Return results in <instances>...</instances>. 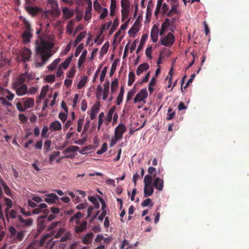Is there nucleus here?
<instances>
[{"mask_svg":"<svg viewBox=\"0 0 249 249\" xmlns=\"http://www.w3.org/2000/svg\"><path fill=\"white\" fill-rule=\"evenodd\" d=\"M93 6L95 10L98 12H101V11L104 8L102 7L100 3L97 0H95L93 1Z\"/></svg>","mask_w":249,"mask_h":249,"instance_id":"c03bdc74","label":"nucleus"},{"mask_svg":"<svg viewBox=\"0 0 249 249\" xmlns=\"http://www.w3.org/2000/svg\"><path fill=\"white\" fill-rule=\"evenodd\" d=\"M18 220L21 223V225L26 228L31 226L33 224V219L30 218L24 219L21 215H18Z\"/></svg>","mask_w":249,"mask_h":249,"instance_id":"9b49d317","label":"nucleus"},{"mask_svg":"<svg viewBox=\"0 0 249 249\" xmlns=\"http://www.w3.org/2000/svg\"><path fill=\"white\" fill-rule=\"evenodd\" d=\"M139 25L136 24V22L134 23V24L130 28V29L128 31V34L129 35H135L139 31Z\"/></svg>","mask_w":249,"mask_h":249,"instance_id":"473e14b6","label":"nucleus"},{"mask_svg":"<svg viewBox=\"0 0 249 249\" xmlns=\"http://www.w3.org/2000/svg\"><path fill=\"white\" fill-rule=\"evenodd\" d=\"M16 217L18 218V212L14 209H12L10 211L9 213L8 214V218H6L7 221H10V219H15Z\"/></svg>","mask_w":249,"mask_h":249,"instance_id":"cd10ccee","label":"nucleus"},{"mask_svg":"<svg viewBox=\"0 0 249 249\" xmlns=\"http://www.w3.org/2000/svg\"><path fill=\"white\" fill-rule=\"evenodd\" d=\"M49 90L48 86H45L42 88L40 94L39 95V98L40 99L43 98L45 97L47 92Z\"/></svg>","mask_w":249,"mask_h":249,"instance_id":"37998d69","label":"nucleus"},{"mask_svg":"<svg viewBox=\"0 0 249 249\" xmlns=\"http://www.w3.org/2000/svg\"><path fill=\"white\" fill-rule=\"evenodd\" d=\"M107 67H105L102 71L100 77V80L101 82H103L105 79V77L106 76L107 73Z\"/></svg>","mask_w":249,"mask_h":249,"instance_id":"69168bd1","label":"nucleus"},{"mask_svg":"<svg viewBox=\"0 0 249 249\" xmlns=\"http://www.w3.org/2000/svg\"><path fill=\"white\" fill-rule=\"evenodd\" d=\"M136 93V90L135 87L131 90H130L127 94L126 101L129 102L130 101L132 97Z\"/></svg>","mask_w":249,"mask_h":249,"instance_id":"de8ad7c7","label":"nucleus"},{"mask_svg":"<svg viewBox=\"0 0 249 249\" xmlns=\"http://www.w3.org/2000/svg\"><path fill=\"white\" fill-rule=\"evenodd\" d=\"M32 52L31 50L27 47H24L19 51V55L17 57V60L18 62H23L25 63L30 60Z\"/></svg>","mask_w":249,"mask_h":249,"instance_id":"7ed1b4c3","label":"nucleus"},{"mask_svg":"<svg viewBox=\"0 0 249 249\" xmlns=\"http://www.w3.org/2000/svg\"><path fill=\"white\" fill-rule=\"evenodd\" d=\"M163 180L160 178H156L154 180L153 186L159 191H161L163 188Z\"/></svg>","mask_w":249,"mask_h":249,"instance_id":"f8f14e48","label":"nucleus"},{"mask_svg":"<svg viewBox=\"0 0 249 249\" xmlns=\"http://www.w3.org/2000/svg\"><path fill=\"white\" fill-rule=\"evenodd\" d=\"M135 80V74L133 71H130L128 74V85L131 86Z\"/></svg>","mask_w":249,"mask_h":249,"instance_id":"e433bc0d","label":"nucleus"},{"mask_svg":"<svg viewBox=\"0 0 249 249\" xmlns=\"http://www.w3.org/2000/svg\"><path fill=\"white\" fill-rule=\"evenodd\" d=\"M83 122H84V118H80L78 120L77 130L79 132H80L82 130Z\"/></svg>","mask_w":249,"mask_h":249,"instance_id":"6e6d98bb","label":"nucleus"},{"mask_svg":"<svg viewBox=\"0 0 249 249\" xmlns=\"http://www.w3.org/2000/svg\"><path fill=\"white\" fill-rule=\"evenodd\" d=\"M118 81L117 79H115L111 82V90L112 93H113L116 91V88L118 87Z\"/></svg>","mask_w":249,"mask_h":249,"instance_id":"09e8293b","label":"nucleus"},{"mask_svg":"<svg viewBox=\"0 0 249 249\" xmlns=\"http://www.w3.org/2000/svg\"><path fill=\"white\" fill-rule=\"evenodd\" d=\"M71 238V234L70 232L68 231L65 233L60 239L61 242H66L70 240Z\"/></svg>","mask_w":249,"mask_h":249,"instance_id":"79ce46f5","label":"nucleus"},{"mask_svg":"<svg viewBox=\"0 0 249 249\" xmlns=\"http://www.w3.org/2000/svg\"><path fill=\"white\" fill-rule=\"evenodd\" d=\"M152 177L150 175H146L144 178V184L145 186L152 185Z\"/></svg>","mask_w":249,"mask_h":249,"instance_id":"ea45409f","label":"nucleus"},{"mask_svg":"<svg viewBox=\"0 0 249 249\" xmlns=\"http://www.w3.org/2000/svg\"><path fill=\"white\" fill-rule=\"evenodd\" d=\"M126 128L124 124H123L122 123H120L115 129L114 136H115L117 138H119V139H122L123 135L124 133L126 131Z\"/></svg>","mask_w":249,"mask_h":249,"instance_id":"9d476101","label":"nucleus"},{"mask_svg":"<svg viewBox=\"0 0 249 249\" xmlns=\"http://www.w3.org/2000/svg\"><path fill=\"white\" fill-rule=\"evenodd\" d=\"M79 147L77 146H70L67 147L63 152V153H68L69 152H74L79 150Z\"/></svg>","mask_w":249,"mask_h":249,"instance_id":"4c0bfd02","label":"nucleus"},{"mask_svg":"<svg viewBox=\"0 0 249 249\" xmlns=\"http://www.w3.org/2000/svg\"><path fill=\"white\" fill-rule=\"evenodd\" d=\"M72 55L68 57L64 62L62 63L59 67H61V68L67 69L69 66L71 60H72Z\"/></svg>","mask_w":249,"mask_h":249,"instance_id":"c756f323","label":"nucleus"},{"mask_svg":"<svg viewBox=\"0 0 249 249\" xmlns=\"http://www.w3.org/2000/svg\"><path fill=\"white\" fill-rule=\"evenodd\" d=\"M160 41L161 45L166 47H171L175 41V37L172 33H168L166 36L161 37Z\"/></svg>","mask_w":249,"mask_h":249,"instance_id":"39448f33","label":"nucleus"},{"mask_svg":"<svg viewBox=\"0 0 249 249\" xmlns=\"http://www.w3.org/2000/svg\"><path fill=\"white\" fill-rule=\"evenodd\" d=\"M88 7L86 8L85 15L84 16V19L86 21L89 20L91 18V11L92 10V2L90 0H87Z\"/></svg>","mask_w":249,"mask_h":249,"instance_id":"a211bd4d","label":"nucleus"},{"mask_svg":"<svg viewBox=\"0 0 249 249\" xmlns=\"http://www.w3.org/2000/svg\"><path fill=\"white\" fill-rule=\"evenodd\" d=\"M99 111V105L95 104L91 109L90 118L91 120H94L95 118L96 115Z\"/></svg>","mask_w":249,"mask_h":249,"instance_id":"412c9836","label":"nucleus"},{"mask_svg":"<svg viewBox=\"0 0 249 249\" xmlns=\"http://www.w3.org/2000/svg\"><path fill=\"white\" fill-rule=\"evenodd\" d=\"M104 92H103V99L104 100H106L107 98L108 97V94L109 92V82L108 81H107V82H106L104 85Z\"/></svg>","mask_w":249,"mask_h":249,"instance_id":"393cba45","label":"nucleus"},{"mask_svg":"<svg viewBox=\"0 0 249 249\" xmlns=\"http://www.w3.org/2000/svg\"><path fill=\"white\" fill-rule=\"evenodd\" d=\"M60 61L61 59L60 58L55 59L51 64L48 66V69L51 71L54 70L56 67L58 63L60 62Z\"/></svg>","mask_w":249,"mask_h":249,"instance_id":"2f4dec72","label":"nucleus"},{"mask_svg":"<svg viewBox=\"0 0 249 249\" xmlns=\"http://www.w3.org/2000/svg\"><path fill=\"white\" fill-rule=\"evenodd\" d=\"M43 213L45 214V215H43L42 216H41L40 218H46L47 217V221H51L54 219L55 218V216L53 214H50L47 217V214L49 213L50 210L48 209H45L43 211Z\"/></svg>","mask_w":249,"mask_h":249,"instance_id":"a878e982","label":"nucleus"},{"mask_svg":"<svg viewBox=\"0 0 249 249\" xmlns=\"http://www.w3.org/2000/svg\"><path fill=\"white\" fill-rule=\"evenodd\" d=\"M171 25L170 20L169 18L165 19L164 22L162 23L161 28L159 33L160 36L164 35L166 29Z\"/></svg>","mask_w":249,"mask_h":249,"instance_id":"f3484780","label":"nucleus"},{"mask_svg":"<svg viewBox=\"0 0 249 249\" xmlns=\"http://www.w3.org/2000/svg\"><path fill=\"white\" fill-rule=\"evenodd\" d=\"M25 30L22 35V38L24 43H27L30 42V39L32 37L31 33V27L28 22L25 23Z\"/></svg>","mask_w":249,"mask_h":249,"instance_id":"0eeeda50","label":"nucleus"},{"mask_svg":"<svg viewBox=\"0 0 249 249\" xmlns=\"http://www.w3.org/2000/svg\"><path fill=\"white\" fill-rule=\"evenodd\" d=\"M148 96V93L146 88L143 89L136 95L134 99L135 103H140L142 101L144 103H145L144 100Z\"/></svg>","mask_w":249,"mask_h":249,"instance_id":"1a4fd4ad","label":"nucleus"},{"mask_svg":"<svg viewBox=\"0 0 249 249\" xmlns=\"http://www.w3.org/2000/svg\"><path fill=\"white\" fill-rule=\"evenodd\" d=\"M173 75V68H172L168 73V76H167L166 79H168V85L167 86L168 88H170L171 87L172 84V77Z\"/></svg>","mask_w":249,"mask_h":249,"instance_id":"a18cd8bd","label":"nucleus"},{"mask_svg":"<svg viewBox=\"0 0 249 249\" xmlns=\"http://www.w3.org/2000/svg\"><path fill=\"white\" fill-rule=\"evenodd\" d=\"M34 105V99L33 98H28L24 102V106L26 108H30Z\"/></svg>","mask_w":249,"mask_h":249,"instance_id":"a19ab883","label":"nucleus"},{"mask_svg":"<svg viewBox=\"0 0 249 249\" xmlns=\"http://www.w3.org/2000/svg\"><path fill=\"white\" fill-rule=\"evenodd\" d=\"M154 192L153 186L149 185L144 187V197H146L151 196Z\"/></svg>","mask_w":249,"mask_h":249,"instance_id":"6ab92c4d","label":"nucleus"},{"mask_svg":"<svg viewBox=\"0 0 249 249\" xmlns=\"http://www.w3.org/2000/svg\"><path fill=\"white\" fill-rule=\"evenodd\" d=\"M49 127L46 125L43 126L41 132L42 137L47 138L48 137V136L47 135V133L49 130Z\"/></svg>","mask_w":249,"mask_h":249,"instance_id":"680f3d73","label":"nucleus"},{"mask_svg":"<svg viewBox=\"0 0 249 249\" xmlns=\"http://www.w3.org/2000/svg\"><path fill=\"white\" fill-rule=\"evenodd\" d=\"M158 27L154 25L151 31V37L153 42L156 43L158 39Z\"/></svg>","mask_w":249,"mask_h":249,"instance_id":"dca6fc26","label":"nucleus"},{"mask_svg":"<svg viewBox=\"0 0 249 249\" xmlns=\"http://www.w3.org/2000/svg\"><path fill=\"white\" fill-rule=\"evenodd\" d=\"M121 5L122 9H130L129 0H121Z\"/></svg>","mask_w":249,"mask_h":249,"instance_id":"58836bf2","label":"nucleus"},{"mask_svg":"<svg viewBox=\"0 0 249 249\" xmlns=\"http://www.w3.org/2000/svg\"><path fill=\"white\" fill-rule=\"evenodd\" d=\"M116 109V107L115 106L112 107L108 111L107 116V121L108 122H110L112 119V115Z\"/></svg>","mask_w":249,"mask_h":249,"instance_id":"72a5a7b5","label":"nucleus"},{"mask_svg":"<svg viewBox=\"0 0 249 249\" xmlns=\"http://www.w3.org/2000/svg\"><path fill=\"white\" fill-rule=\"evenodd\" d=\"M130 12V9H122V20L127 18Z\"/></svg>","mask_w":249,"mask_h":249,"instance_id":"49530a36","label":"nucleus"},{"mask_svg":"<svg viewBox=\"0 0 249 249\" xmlns=\"http://www.w3.org/2000/svg\"><path fill=\"white\" fill-rule=\"evenodd\" d=\"M14 87L16 90V94L18 96H22L27 93V86L26 84L22 83L21 85L16 84V80L14 84Z\"/></svg>","mask_w":249,"mask_h":249,"instance_id":"6e6552de","label":"nucleus"},{"mask_svg":"<svg viewBox=\"0 0 249 249\" xmlns=\"http://www.w3.org/2000/svg\"><path fill=\"white\" fill-rule=\"evenodd\" d=\"M38 90V87H31L29 89H27V94H35Z\"/></svg>","mask_w":249,"mask_h":249,"instance_id":"052dcab7","label":"nucleus"},{"mask_svg":"<svg viewBox=\"0 0 249 249\" xmlns=\"http://www.w3.org/2000/svg\"><path fill=\"white\" fill-rule=\"evenodd\" d=\"M67 113L60 112L58 115V117L64 123L67 118Z\"/></svg>","mask_w":249,"mask_h":249,"instance_id":"0e129e2a","label":"nucleus"},{"mask_svg":"<svg viewBox=\"0 0 249 249\" xmlns=\"http://www.w3.org/2000/svg\"><path fill=\"white\" fill-rule=\"evenodd\" d=\"M86 31L80 33L74 41V46H76L86 36Z\"/></svg>","mask_w":249,"mask_h":249,"instance_id":"c85d7f7f","label":"nucleus"},{"mask_svg":"<svg viewBox=\"0 0 249 249\" xmlns=\"http://www.w3.org/2000/svg\"><path fill=\"white\" fill-rule=\"evenodd\" d=\"M88 199L92 203H93L96 209H99L100 207V204L98 199L94 196H90L88 197Z\"/></svg>","mask_w":249,"mask_h":249,"instance_id":"7c9ffc66","label":"nucleus"},{"mask_svg":"<svg viewBox=\"0 0 249 249\" xmlns=\"http://www.w3.org/2000/svg\"><path fill=\"white\" fill-rule=\"evenodd\" d=\"M88 77L86 76H84L81 80L79 81L77 85V89H81L83 87L85 86V84L87 82Z\"/></svg>","mask_w":249,"mask_h":249,"instance_id":"c9c22d12","label":"nucleus"},{"mask_svg":"<svg viewBox=\"0 0 249 249\" xmlns=\"http://www.w3.org/2000/svg\"><path fill=\"white\" fill-rule=\"evenodd\" d=\"M51 141L50 140H46L44 144V148L46 151V152H48L51 150Z\"/></svg>","mask_w":249,"mask_h":249,"instance_id":"864d4df0","label":"nucleus"},{"mask_svg":"<svg viewBox=\"0 0 249 249\" xmlns=\"http://www.w3.org/2000/svg\"><path fill=\"white\" fill-rule=\"evenodd\" d=\"M10 238L13 241L14 243H18L22 241L25 233V230H20L17 231L16 228L13 226L9 228Z\"/></svg>","mask_w":249,"mask_h":249,"instance_id":"f03ea898","label":"nucleus"},{"mask_svg":"<svg viewBox=\"0 0 249 249\" xmlns=\"http://www.w3.org/2000/svg\"><path fill=\"white\" fill-rule=\"evenodd\" d=\"M118 24H119V23H118V18L115 19V20H114V22H113V24L112 26V27L109 31V33L110 35L112 34V33L115 31L116 27L118 26Z\"/></svg>","mask_w":249,"mask_h":249,"instance_id":"5fc2aeb1","label":"nucleus"},{"mask_svg":"<svg viewBox=\"0 0 249 249\" xmlns=\"http://www.w3.org/2000/svg\"><path fill=\"white\" fill-rule=\"evenodd\" d=\"M147 37H148V36L146 34H144L142 36L141 39V41H140V44L139 45L137 49V52H136L137 53H139L142 50L143 47H144L145 42L146 39H147Z\"/></svg>","mask_w":249,"mask_h":249,"instance_id":"5701e85b","label":"nucleus"},{"mask_svg":"<svg viewBox=\"0 0 249 249\" xmlns=\"http://www.w3.org/2000/svg\"><path fill=\"white\" fill-rule=\"evenodd\" d=\"M83 216V214L81 212H78L74 215V218H76V219H77L76 221V224L77 225L80 224V221L79 220V219H80Z\"/></svg>","mask_w":249,"mask_h":249,"instance_id":"338daca9","label":"nucleus"},{"mask_svg":"<svg viewBox=\"0 0 249 249\" xmlns=\"http://www.w3.org/2000/svg\"><path fill=\"white\" fill-rule=\"evenodd\" d=\"M83 48L84 45L83 43H81L78 46L74 53L75 57H77L79 55L80 53L83 49Z\"/></svg>","mask_w":249,"mask_h":249,"instance_id":"3c124183","label":"nucleus"},{"mask_svg":"<svg viewBox=\"0 0 249 249\" xmlns=\"http://www.w3.org/2000/svg\"><path fill=\"white\" fill-rule=\"evenodd\" d=\"M62 129V125L58 121H55L50 124L49 129L51 131H59Z\"/></svg>","mask_w":249,"mask_h":249,"instance_id":"ddd939ff","label":"nucleus"},{"mask_svg":"<svg viewBox=\"0 0 249 249\" xmlns=\"http://www.w3.org/2000/svg\"><path fill=\"white\" fill-rule=\"evenodd\" d=\"M172 108L171 107H169L168 109V113L167 114L166 119L168 120H170L172 119L175 115V112H172Z\"/></svg>","mask_w":249,"mask_h":249,"instance_id":"603ef678","label":"nucleus"},{"mask_svg":"<svg viewBox=\"0 0 249 249\" xmlns=\"http://www.w3.org/2000/svg\"><path fill=\"white\" fill-rule=\"evenodd\" d=\"M60 154V152L58 151H54L50 155L49 157L50 162H52L53 160Z\"/></svg>","mask_w":249,"mask_h":249,"instance_id":"13d9d810","label":"nucleus"},{"mask_svg":"<svg viewBox=\"0 0 249 249\" xmlns=\"http://www.w3.org/2000/svg\"><path fill=\"white\" fill-rule=\"evenodd\" d=\"M93 236L92 232H89L86 234L82 239V242L85 245H89L91 243Z\"/></svg>","mask_w":249,"mask_h":249,"instance_id":"4be33fe9","label":"nucleus"},{"mask_svg":"<svg viewBox=\"0 0 249 249\" xmlns=\"http://www.w3.org/2000/svg\"><path fill=\"white\" fill-rule=\"evenodd\" d=\"M55 78V77L54 75L51 74V75H47L45 77V80L47 82L52 83L54 81Z\"/></svg>","mask_w":249,"mask_h":249,"instance_id":"e2e57ef3","label":"nucleus"},{"mask_svg":"<svg viewBox=\"0 0 249 249\" xmlns=\"http://www.w3.org/2000/svg\"><path fill=\"white\" fill-rule=\"evenodd\" d=\"M119 62L118 59H116L112 64L111 70L109 73V76L111 77L114 73L115 71L116 70L117 65Z\"/></svg>","mask_w":249,"mask_h":249,"instance_id":"f704fd0d","label":"nucleus"},{"mask_svg":"<svg viewBox=\"0 0 249 249\" xmlns=\"http://www.w3.org/2000/svg\"><path fill=\"white\" fill-rule=\"evenodd\" d=\"M87 55V51L85 50L82 53L78 62V67L80 68L82 64H84L85 61L86 56Z\"/></svg>","mask_w":249,"mask_h":249,"instance_id":"bb28decb","label":"nucleus"},{"mask_svg":"<svg viewBox=\"0 0 249 249\" xmlns=\"http://www.w3.org/2000/svg\"><path fill=\"white\" fill-rule=\"evenodd\" d=\"M149 66L148 63H145L141 64L138 67L136 73L137 75H139L141 73H142L143 71H147L149 69Z\"/></svg>","mask_w":249,"mask_h":249,"instance_id":"aec40b11","label":"nucleus"},{"mask_svg":"<svg viewBox=\"0 0 249 249\" xmlns=\"http://www.w3.org/2000/svg\"><path fill=\"white\" fill-rule=\"evenodd\" d=\"M35 78V75L31 73L25 72L20 74L16 79V84L18 85H21L24 82H28L30 80Z\"/></svg>","mask_w":249,"mask_h":249,"instance_id":"20e7f679","label":"nucleus"},{"mask_svg":"<svg viewBox=\"0 0 249 249\" xmlns=\"http://www.w3.org/2000/svg\"><path fill=\"white\" fill-rule=\"evenodd\" d=\"M59 197L54 194H50L47 195V197L45 198L44 201L49 204H54L56 200L59 199Z\"/></svg>","mask_w":249,"mask_h":249,"instance_id":"4468645a","label":"nucleus"},{"mask_svg":"<svg viewBox=\"0 0 249 249\" xmlns=\"http://www.w3.org/2000/svg\"><path fill=\"white\" fill-rule=\"evenodd\" d=\"M120 140H121L120 139H119V138H117L115 136H114V137L112 138L111 139V141H110V143H109L110 146V147L113 146L114 145H115L117 143V142Z\"/></svg>","mask_w":249,"mask_h":249,"instance_id":"774afa93","label":"nucleus"},{"mask_svg":"<svg viewBox=\"0 0 249 249\" xmlns=\"http://www.w3.org/2000/svg\"><path fill=\"white\" fill-rule=\"evenodd\" d=\"M24 9L29 15L32 17L36 16L42 11V9L36 5V4L24 6Z\"/></svg>","mask_w":249,"mask_h":249,"instance_id":"423d86ee","label":"nucleus"},{"mask_svg":"<svg viewBox=\"0 0 249 249\" xmlns=\"http://www.w3.org/2000/svg\"><path fill=\"white\" fill-rule=\"evenodd\" d=\"M112 22L111 21H108L107 24H103L101 27V34L105 30H108L110 26L111 25Z\"/></svg>","mask_w":249,"mask_h":249,"instance_id":"bf43d9fd","label":"nucleus"},{"mask_svg":"<svg viewBox=\"0 0 249 249\" xmlns=\"http://www.w3.org/2000/svg\"><path fill=\"white\" fill-rule=\"evenodd\" d=\"M98 197L99 198V200L100 201V202H101V205H102V213H103L104 212H107L106 211V208L107 207V205H106V202L105 201H104V200L101 197H100V196H98Z\"/></svg>","mask_w":249,"mask_h":249,"instance_id":"4d7b16f0","label":"nucleus"},{"mask_svg":"<svg viewBox=\"0 0 249 249\" xmlns=\"http://www.w3.org/2000/svg\"><path fill=\"white\" fill-rule=\"evenodd\" d=\"M62 13L63 17L66 19L72 17L74 14L73 10L70 9L66 7H62Z\"/></svg>","mask_w":249,"mask_h":249,"instance_id":"2eb2a0df","label":"nucleus"},{"mask_svg":"<svg viewBox=\"0 0 249 249\" xmlns=\"http://www.w3.org/2000/svg\"><path fill=\"white\" fill-rule=\"evenodd\" d=\"M107 144L106 142H104L102 144V147L100 149L98 150L96 152L97 154H102L105 152L107 150Z\"/></svg>","mask_w":249,"mask_h":249,"instance_id":"8fccbe9b","label":"nucleus"},{"mask_svg":"<svg viewBox=\"0 0 249 249\" xmlns=\"http://www.w3.org/2000/svg\"><path fill=\"white\" fill-rule=\"evenodd\" d=\"M42 32L41 28L38 29L36 32L38 35L37 38L35 42V49L36 54L39 56L41 62L37 64L40 67L45 64L53 54L52 50L54 44L46 40L43 35H40Z\"/></svg>","mask_w":249,"mask_h":249,"instance_id":"f257e3e1","label":"nucleus"},{"mask_svg":"<svg viewBox=\"0 0 249 249\" xmlns=\"http://www.w3.org/2000/svg\"><path fill=\"white\" fill-rule=\"evenodd\" d=\"M87 222L85 221L83 222L79 226H77L75 227V232L77 233H79L82 232V231L86 230L87 227Z\"/></svg>","mask_w":249,"mask_h":249,"instance_id":"b1692460","label":"nucleus"}]
</instances>
